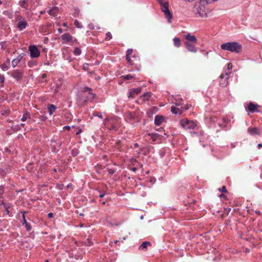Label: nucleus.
<instances>
[{"mask_svg": "<svg viewBox=\"0 0 262 262\" xmlns=\"http://www.w3.org/2000/svg\"><path fill=\"white\" fill-rule=\"evenodd\" d=\"M216 1H219V0H206V3L207 4H209L214 3L215 2H216Z\"/></svg>", "mask_w": 262, "mask_h": 262, "instance_id": "de8ad7c7", "label": "nucleus"}, {"mask_svg": "<svg viewBox=\"0 0 262 262\" xmlns=\"http://www.w3.org/2000/svg\"><path fill=\"white\" fill-rule=\"evenodd\" d=\"M231 72H225L220 76V85L222 87H225L228 84L229 75Z\"/></svg>", "mask_w": 262, "mask_h": 262, "instance_id": "423d86ee", "label": "nucleus"}, {"mask_svg": "<svg viewBox=\"0 0 262 262\" xmlns=\"http://www.w3.org/2000/svg\"><path fill=\"white\" fill-rule=\"evenodd\" d=\"M29 51L31 58H36L40 56V52L35 45H30L29 47Z\"/></svg>", "mask_w": 262, "mask_h": 262, "instance_id": "0eeeda50", "label": "nucleus"}, {"mask_svg": "<svg viewBox=\"0 0 262 262\" xmlns=\"http://www.w3.org/2000/svg\"><path fill=\"white\" fill-rule=\"evenodd\" d=\"M191 105L189 104H183L182 106L180 107V108L182 111H183V112L185 111H187L188 110V108L190 107Z\"/></svg>", "mask_w": 262, "mask_h": 262, "instance_id": "c756f323", "label": "nucleus"}, {"mask_svg": "<svg viewBox=\"0 0 262 262\" xmlns=\"http://www.w3.org/2000/svg\"><path fill=\"white\" fill-rule=\"evenodd\" d=\"M126 118L132 124L138 123L140 121V118L134 112L129 113L126 115Z\"/></svg>", "mask_w": 262, "mask_h": 262, "instance_id": "6e6552de", "label": "nucleus"}, {"mask_svg": "<svg viewBox=\"0 0 262 262\" xmlns=\"http://www.w3.org/2000/svg\"><path fill=\"white\" fill-rule=\"evenodd\" d=\"M21 213H23V224L25 225L27 231H30L31 230V226L28 224L26 219L25 212H22Z\"/></svg>", "mask_w": 262, "mask_h": 262, "instance_id": "6ab92c4d", "label": "nucleus"}, {"mask_svg": "<svg viewBox=\"0 0 262 262\" xmlns=\"http://www.w3.org/2000/svg\"><path fill=\"white\" fill-rule=\"evenodd\" d=\"M21 126H22L23 127H24L25 124V123H21Z\"/></svg>", "mask_w": 262, "mask_h": 262, "instance_id": "69168bd1", "label": "nucleus"}, {"mask_svg": "<svg viewBox=\"0 0 262 262\" xmlns=\"http://www.w3.org/2000/svg\"><path fill=\"white\" fill-rule=\"evenodd\" d=\"M112 39V35L111 32H107L106 34L105 39L110 40Z\"/></svg>", "mask_w": 262, "mask_h": 262, "instance_id": "f704fd0d", "label": "nucleus"}, {"mask_svg": "<svg viewBox=\"0 0 262 262\" xmlns=\"http://www.w3.org/2000/svg\"><path fill=\"white\" fill-rule=\"evenodd\" d=\"M93 115L95 116H98V117H99L100 118H103V116H102V114L101 113L94 112V114H93Z\"/></svg>", "mask_w": 262, "mask_h": 262, "instance_id": "58836bf2", "label": "nucleus"}, {"mask_svg": "<svg viewBox=\"0 0 262 262\" xmlns=\"http://www.w3.org/2000/svg\"><path fill=\"white\" fill-rule=\"evenodd\" d=\"M185 38L188 40V41L192 42L193 43H197L198 39H196L195 35H191L190 34H188L185 36Z\"/></svg>", "mask_w": 262, "mask_h": 262, "instance_id": "f3484780", "label": "nucleus"}, {"mask_svg": "<svg viewBox=\"0 0 262 262\" xmlns=\"http://www.w3.org/2000/svg\"><path fill=\"white\" fill-rule=\"evenodd\" d=\"M104 195H105V193H103L100 194V195H99V196H100V198H103V197H104Z\"/></svg>", "mask_w": 262, "mask_h": 262, "instance_id": "4d7b16f0", "label": "nucleus"}, {"mask_svg": "<svg viewBox=\"0 0 262 262\" xmlns=\"http://www.w3.org/2000/svg\"><path fill=\"white\" fill-rule=\"evenodd\" d=\"M23 75L24 72L18 69L13 70L11 73V76L17 81L20 80Z\"/></svg>", "mask_w": 262, "mask_h": 262, "instance_id": "9b49d317", "label": "nucleus"}, {"mask_svg": "<svg viewBox=\"0 0 262 262\" xmlns=\"http://www.w3.org/2000/svg\"><path fill=\"white\" fill-rule=\"evenodd\" d=\"M58 11V8L57 7H54L49 11V14L53 16H56Z\"/></svg>", "mask_w": 262, "mask_h": 262, "instance_id": "4be33fe9", "label": "nucleus"}, {"mask_svg": "<svg viewBox=\"0 0 262 262\" xmlns=\"http://www.w3.org/2000/svg\"><path fill=\"white\" fill-rule=\"evenodd\" d=\"M46 118H47V117H45L44 116H41L40 117L41 120H42L43 121H45L46 120Z\"/></svg>", "mask_w": 262, "mask_h": 262, "instance_id": "3c124183", "label": "nucleus"}, {"mask_svg": "<svg viewBox=\"0 0 262 262\" xmlns=\"http://www.w3.org/2000/svg\"><path fill=\"white\" fill-rule=\"evenodd\" d=\"M46 76H46V74H43V75H42V77L43 78H45V77H46Z\"/></svg>", "mask_w": 262, "mask_h": 262, "instance_id": "e2e57ef3", "label": "nucleus"}, {"mask_svg": "<svg viewBox=\"0 0 262 262\" xmlns=\"http://www.w3.org/2000/svg\"><path fill=\"white\" fill-rule=\"evenodd\" d=\"M89 65L88 64V63H83L82 69L84 71H87L89 69Z\"/></svg>", "mask_w": 262, "mask_h": 262, "instance_id": "ea45409f", "label": "nucleus"}, {"mask_svg": "<svg viewBox=\"0 0 262 262\" xmlns=\"http://www.w3.org/2000/svg\"><path fill=\"white\" fill-rule=\"evenodd\" d=\"M174 46L176 47L179 48L181 47V39L179 38L175 37L173 39Z\"/></svg>", "mask_w": 262, "mask_h": 262, "instance_id": "b1692460", "label": "nucleus"}, {"mask_svg": "<svg viewBox=\"0 0 262 262\" xmlns=\"http://www.w3.org/2000/svg\"><path fill=\"white\" fill-rule=\"evenodd\" d=\"M193 12L196 14H198L201 17L206 16L205 7L200 4L194 5Z\"/></svg>", "mask_w": 262, "mask_h": 262, "instance_id": "20e7f679", "label": "nucleus"}, {"mask_svg": "<svg viewBox=\"0 0 262 262\" xmlns=\"http://www.w3.org/2000/svg\"><path fill=\"white\" fill-rule=\"evenodd\" d=\"M137 168H136V167H134V168L132 169V170H133V171H136V170H137Z\"/></svg>", "mask_w": 262, "mask_h": 262, "instance_id": "0e129e2a", "label": "nucleus"}, {"mask_svg": "<svg viewBox=\"0 0 262 262\" xmlns=\"http://www.w3.org/2000/svg\"><path fill=\"white\" fill-rule=\"evenodd\" d=\"M232 67H233V66H232L231 62L228 63V65H227V69H228L227 72H231L230 71L232 69Z\"/></svg>", "mask_w": 262, "mask_h": 262, "instance_id": "a19ab883", "label": "nucleus"}, {"mask_svg": "<svg viewBox=\"0 0 262 262\" xmlns=\"http://www.w3.org/2000/svg\"><path fill=\"white\" fill-rule=\"evenodd\" d=\"M80 15V10L78 7H75L73 9V16L74 17H78Z\"/></svg>", "mask_w": 262, "mask_h": 262, "instance_id": "bb28decb", "label": "nucleus"}, {"mask_svg": "<svg viewBox=\"0 0 262 262\" xmlns=\"http://www.w3.org/2000/svg\"><path fill=\"white\" fill-rule=\"evenodd\" d=\"M118 242V241H115L114 242V243H115V244H117Z\"/></svg>", "mask_w": 262, "mask_h": 262, "instance_id": "774afa93", "label": "nucleus"}, {"mask_svg": "<svg viewBox=\"0 0 262 262\" xmlns=\"http://www.w3.org/2000/svg\"><path fill=\"white\" fill-rule=\"evenodd\" d=\"M1 69L3 70H7L8 69V67L6 66V64L5 63H3L2 66H1Z\"/></svg>", "mask_w": 262, "mask_h": 262, "instance_id": "a18cd8bd", "label": "nucleus"}, {"mask_svg": "<svg viewBox=\"0 0 262 262\" xmlns=\"http://www.w3.org/2000/svg\"><path fill=\"white\" fill-rule=\"evenodd\" d=\"M257 147H258V148H260L261 147H262V144L261 143L258 144Z\"/></svg>", "mask_w": 262, "mask_h": 262, "instance_id": "5fc2aeb1", "label": "nucleus"}, {"mask_svg": "<svg viewBox=\"0 0 262 262\" xmlns=\"http://www.w3.org/2000/svg\"><path fill=\"white\" fill-rule=\"evenodd\" d=\"M248 132L251 135L254 136L256 135H260L259 131L258 130L257 127H252V128H249Z\"/></svg>", "mask_w": 262, "mask_h": 262, "instance_id": "a211bd4d", "label": "nucleus"}, {"mask_svg": "<svg viewBox=\"0 0 262 262\" xmlns=\"http://www.w3.org/2000/svg\"><path fill=\"white\" fill-rule=\"evenodd\" d=\"M255 212H256V213L257 214H258V215H260V214H261L260 212V211H255Z\"/></svg>", "mask_w": 262, "mask_h": 262, "instance_id": "13d9d810", "label": "nucleus"}, {"mask_svg": "<svg viewBox=\"0 0 262 262\" xmlns=\"http://www.w3.org/2000/svg\"><path fill=\"white\" fill-rule=\"evenodd\" d=\"M126 59L129 64H132V60H131L129 56L126 55Z\"/></svg>", "mask_w": 262, "mask_h": 262, "instance_id": "49530a36", "label": "nucleus"}, {"mask_svg": "<svg viewBox=\"0 0 262 262\" xmlns=\"http://www.w3.org/2000/svg\"><path fill=\"white\" fill-rule=\"evenodd\" d=\"M184 44L187 50L191 52L196 53L198 51L195 45L189 41L184 42Z\"/></svg>", "mask_w": 262, "mask_h": 262, "instance_id": "f8f14e48", "label": "nucleus"}, {"mask_svg": "<svg viewBox=\"0 0 262 262\" xmlns=\"http://www.w3.org/2000/svg\"><path fill=\"white\" fill-rule=\"evenodd\" d=\"M19 5L22 7L23 8H25L26 10H28V4H27V1L26 0H21L19 2Z\"/></svg>", "mask_w": 262, "mask_h": 262, "instance_id": "a878e982", "label": "nucleus"}, {"mask_svg": "<svg viewBox=\"0 0 262 262\" xmlns=\"http://www.w3.org/2000/svg\"><path fill=\"white\" fill-rule=\"evenodd\" d=\"M48 215L49 217H53V213H48Z\"/></svg>", "mask_w": 262, "mask_h": 262, "instance_id": "864d4df0", "label": "nucleus"}, {"mask_svg": "<svg viewBox=\"0 0 262 262\" xmlns=\"http://www.w3.org/2000/svg\"><path fill=\"white\" fill-rule=\"evenodd\" d=\"M138 146H139V144H138V143H136L134 144V147L135 148H137L138 147Z\"/></svg>", "mask_w": 262, "mask_h": 262, "instance_id": "6e6d98bb", "label": "nucleus"}, {"mask_svg": "<svg viewBox=\"0 0 262 262\" xmlns=\"http://www.w3.org/2000/svg\"><path fill=\"white\" fill-rule=\"evenodd\" d=\"M161 6V10L164 13L165 17L168 19V22H171V18H172V14L170 12L168 8L169 4L165 0H162V2L159 3Z\"/></svg>", "mask_w": 262, "mask_h": 262, "instance_id": "7ed1b4c3", "label": "nucleus"}, {"mask_svg": "<svg viewBox=\"0 0 262 262\" xmlns=\"http://www.w3.org/2000/svg\"><path fill=\"white\" fill-rule=\"evenodd\" d=\"M259 105L257 104H255L252 102H249L248 104V108L249 112L251 113L254 112H258V107Z\"/></svg>", "mask_w": 262, "mask_h": 262, "instance_id": "ddd939ff", "label": "nucleus"}, {"mask_svg": "<svg viewBox=\"0 0 262 262\" xmlns=\"http://www.w3.org/2000/svg\"><path fill=\"white\" fill-rule=\"evenodd\" d=\"M28 66L29 67H32V63L31 61H28Z\"/></svg>", "mask_w": 262, "mask_h": 262, "instance_id": "603ef678", "label": "nucleus"}, {"mask_svg": "<svg viewBox=\"0 0 262 262\" xmlns=\"http://www.w3.org/2000/svg\"><path fill=\"white\" fill-rule=\"evenodd\" d=\"M103 123L107 129L110 130H117L120 126V119L117 116L106 117Z\"/></svg>", "mask_w": 262, "mask_h": 262, "instance_id": "f257e3e1", "label": "nucleus"}, {"mask_svg": "<svg viewBox=\"0 0 262 262\" xmlns=\"http://www.w3.org/2000/svg\"><path fill=\"white\" fill-rule=\"evenodd\" d=\"M74 24L78 28H82L83 26L80 24V23L78 20H75Z\"/></svg>", "mask_w": 262, "mask_h": 262, "instance_id": "2f4dec72", "label": "nucleus"}, {"mask_svg": "<svg viewBox=\"0 0 262 262\" xmlns=\"http://www.w3.org/2000/svg\"><path fill=\"white\" fill-rule=\"evenodd\" d=\"M151 245V244L149 242H143L139 248V250L147 251V247Z\"/></svg>", "mask_w": 262, "mask_h": 262, "instance_id": "412c9836", "label": "nucleus"}, {"mask_svg": "<svg viewBox=\"0 0 262 262\" xmlns=\"http://www.w3.org/2000/svg\"><path fill=\"white\" fill-rule=\"evenodd\" d=\"M64 128L67 129H70V127L69 126H65Z\"/></svg>", "mask_w": 262, "mask_h": 262, "instance_id": "bf43d9fd", "label": "nucleus"}, {"mask_svg": "<svg viewBox=\"0 0 262 262\" xmlns=\"http://www.w3.org/2000/svg\"><path fill=\"white\" fill-rule=\"evenodd\" d=\"M182 102V99H181L180 101H177L175 103V104L176 106H180V107L182 106L183 103Z\"/></svg>", "mask_w": 262, "mask_h": 262, "instance_id": "c03bdc74", "label": "nucleus"}, {"mask_svg": "<svg viewBox=\"0 0 262 262\" xmlns=\"http://www.w3.org/2000/svg\"><path fill=\"white\" fill-rule=\"evenodd\" d=\"M61 38L62 40V42L64 43H73L76 41V39H74L73 36H72L69 33H64L62 34L61 36Z\"/></svg>", "mask_w": 262, "mask_h": 262, "instance_id": "9d476101", "label": "nucleus"}, {"mask_svg": "<svg viewBox=\"0 0 262 262\" xmlns=\"http://www.w3.org/2000/svg\"><path fill=\"white\" fill-rule=\"evenodd\" d=\"M15 18L17 23L25 20V18L19 14H16Z\"/></svg>", "mask_w": 262, "mask_h": 262, "instance_id": "c85d7f7f", "label": "nucleus"}, {"mask_svg": "<svg viewBox=\"0 0 262 262\" xmlns=\"http://www.w3.org/2000/svg\"><path fill=\"white\" fill-rule=\"evenodd\" d=\"M134 93L132 91V90L130 91V92L129 93V97H134Z\"/></svg>", "mask_w": 262, "mask_h": 262, "instance_id": "09e8293b", "label": "nucleus"}, {"mask_svg": "<svg viewBox=\"0 0 262 262\" xmlns=\"http://www.w3.org/2000/svg\"><path fill=\"white\" fill-rule=\"evenodd\" d=\"M180 123L185 129H193L196 126V124L193 121L189 120H182L180 121Z\"/></svg>", "mask_w": 262, "mask_h": 262, "instance_id": "1a4fd4ad", "label": "nucleus"}, {"mask_svg": "<svg viewBox=\"0 0 262 262\" xmlns=\"http://www.w3.org/2000/svg\"><path fill=\"white\" fill-rule=\"evenodd\" d=\"M62 26H64V27H67V24L66 23H64L62 24Z\"/></svg>", "mask_w": 262, "mask_h": 262, "instance_id": "680f3d73", "label": "nucleus"}, {"mask_svg": "<svg viewBox=\"0 0 262 262\" xmlns=\"http://www.w3.org/2000/svg\"><path fill=\"white\" fill-rule=\"evenodd\" d=\"M221 48L224 51H228L236 53L241 52L242 50V45L239 43L235 41L223 43L221 45Z\"/></svg>", "mask_w": 262, "mask_h": 262, "instance_id": "f03ea898", "label": "nucleus"}, {"mask_svg": "<svg viewBox=\"0 0 262 262\" xmlns=\"http://www.w3.org/2000/svg\"><path fill=\"white\" fill-rule=\"evenodd\" d=\"M27 25L28 24L26 19L21 21H19L17 23V29H18L19 31H22L26 29Z\"/></svg>", "mask_w": 262, "mask_h": 262, "instance_id": "dca6fc26", "label": "nucleus"}, {"mask_svg": "<svg viewBox=\"0 0 262 262\" xmlns=\"http://www.w3.org/2000/svg\"><path fill=\"white\" fill-rule=\"evenodd\" d=\"M30 117V114L29 113H26L24 114L23 117L21 118V120L22 121H26L27 120L28 118H29Z\"/></svg>", "mask_w": 262, "mask_h": 262, "instance_id": "cd10ccee", "label": "nucleus"}, {"mask_svg": "<svg viewBox=\"0 0 262 262\" xmlns=\"http://www.w3.org/2000/svg\"><path fill=\"white\" fill-rule=\"evenodd\" d=\"M4 81H5L4 76L2 74H0V83H1V86H3Z\"/></svg>", "mask_w": 262, "mask_h": 262, "instance_id": "e433bc0d", "label": "nucleus"}, {"mask_svg": "<svg viewBox=\"0 0 262 262\" xmlns=\"http://www.w3.org/2000/svg\"><path fill=\"white\" fill-rule=\"evenodd\" d=\"M171 112L174 114L181 115L183 113V111H182L181 107L178 108L174 106H171Z\"/></svg>", "mask_w": 262, "mask_h": 262, "instance_id": "aec40b11", "label": "nucleus"}, {"mask_svg": "<svg viewBox=\"0 0 262 262\" xmlns=\"http://www.w3.org/2000/svg\"><path fill=\"white\" fill-rule=\"evenodd\" d=\"M58 32H59V33H62V30H61V28H59V29H58Z\"/></svg>", "mask_w": 262, "mask_h": 262, "instance_id": "052dcab7", "label": "nucleus"}, {"mask_svg": "<svg viewBox=\"0 0 262 262\" xmlns=\"http://www.w3.org/2000/svg\"><path fill=\"white\" fill-rule=\"evenodd\" d=\"M81 53V50L78 48H75L74 50V54L76 56H79Z\"/></svg>", "mask_w": 262, "mask_h": 262, "instance_id": "7c9ffc66", "label": "nucleus"}, {"mask_svg": "<svg viewBox=\"0 0 262 262\" xmlns=\"http://www.w3.org/2000/svg\"><path fill=\"white\" fill-rule=\"evenodd\" d=\"M91 90L92 89L88 87H85L83 89V96L86 97V99L84 101L85 103L92 101L95 98V94L91 92Z\"/></svg>", "mask_w": 262, "mask_h": 262, "instance_id": "39448f33", "label": "nucleus"}, {"mask_svg": "<svg viewBox=\"0 0 262 262\" xmlns=\"http://www.w3.org/2000/svg\"><path fill=\"white\" fill-rule=\"evenodd\" d=\"M61 84H62L61 79H59L58 80V82L56 84V87L54 90L55 93H57L59 92V90L61 88Z\"/></svg>", "mask_w": 262, "mask_h": 262, "instance_id": "393cba45", "label": "nucleus"}, {"mask_svg": "<svg viewBox=\"0 0 262 262\" xmlns=\"http://www.w3.org/2000/svg\"><path fill=\"white\" fill-rule=\"evenodd\" d=\"M184 1H185L186 2H192V1H194V0H184Z\"/></svg>", "mask_w": 262, "mask_h": 262, "instance_id": "338daca9", "label": "nucleus"}, {"mask_svg": "<svg viewBox=\"0 0 262 262\" xmlns=\"http://www.w3.org/2000/svg\"><path fill=\"white\" fill-rule=\"evenodd\" d=\"M149 135L150 137H151V138L152 139H153L154 140H156L157 138V137H158V134H157V133H151V134H149Z\"/></svg>", "mask_w": 262, "mask_h": 262, "instance_id": "72a5a7b5", "label": "nucleus"}, {"mask_svg": "<svg viewBox=\"0 0 262 262\" xmlns=\"http://www.w3.org/2000/svg\"><path fill=\"white\" fill-rule=\"evenodd\" d=\"M151 94L150 93L147 92V93L144 94L143 95V97H144L145 98V99L148 100L149 98L151 97Z\"/></svg>", "mask_w": 262, "mask_h": 262, "instance_id": "c9c22d12", "label": "nucleus"}, {"mask_svg": "<svg viewBox=\"0 0 262 262\" xmlns=\"http://www.w3.org/2000/svg\"><path fill=\"white\" fill-rule=\"evenodd\" d=\"M107 171L108 172V173L111 175L114 174L115 173V172L116 171V170L114 169H112V168H108Z\"/></svg>", "mask_w": 262, "mask_h": 262, "instance_id": "79ce46f5", "label": "nucleus"}, {"mask_svg": "<svg viewBox=\"0 0 262 262\" xmlns=\"http://www.w3.org/2000/svg\"><path fill=\"white\" fill-rule=\"evenodd\" d=\"M56 108H57L56 106L55 105H54V104H50L48 106V111H49V114L50 115H52L53 114V113L56 111Z\"/></svg>", "mask_w": 262, "mask_h": 262, "instance_id": "5701e85b", "label": "nucleus"}, {"mask_svg": "<svg viewBox=\"0 0 262 262\" xmlns=\"http://www.w3.org/2000/svg\"><path fill=\"white\" fill-rule=\"evenodd\" d=\"M133 53V50L130 49H128L127 52H126V56H130L131 54H132Z\"/></svg>", "mask_w": 262, "mask_h": 262, "instance_id": "37998d69", "label": "nucleus"}, {"mask_svg": "<svg viewBox=\"0 0 262 262\" xmlns=\"http://www.w3.org/2000/svg\"><path fill=\"white\" fill-rule=\"evenodd\" d=\"M23 56L21 54H19L17 58L14 59L11 61V65L13 68H15L19 63L21 60L23 59Z\"/></svg>", "mask_w": 262, "mask_h": 262, "instance_id": "2eb2a0df", "label": "nucleus"}, {"mask_svg": "<svg viewBox=\"0 0 262 262\" xmlns=\"http://www.w3.org/2000/svg\"><path fill=\"white\" fill-rule=\"evenodd\" d=\"M164 121V116L162 115H156L155 117V124L160 125Z\"/></svg>", "mask_w": 262, "mask_h": 262, "instance_id": "4468645a", "label": "nucleus"}, {"mask_svg": "<svg viewBox=\"0 0 262 262\" xmlns=\"http://www.w3.org/2000/svg\"><path fill=\"white\" fill-rule=\"evenodd\" d=\"M122 77L123 79L126 80H129L134 78V76L129 74L122 76Z\"/></svg>", "mask_w": 262, "mask_h": 262, "instance_id": "473e14b6", "label": "nucleus"}, {"mask_svg": "<svg viewBox=\"0 0 262 262\" xmlns=\"http://www.w3.org/2000/svg\"><path fill=\"white\" fill-rule=\"evenodd\" d=\"M221 191H222V192H226L227 191L226 187L225 186H223L221 188Z\"/></svg>", "mask_w": 262, "mask_h": 262, "instance_id": "8fccbe9b", "label": "nucleus"}, {"mask_svg": "<svg viewBox=\"0 0 262 262\" xmlns=\"http://www.w3.org/2000/svg\"><path fill=\"white\" fill-rule=\"evenodd\" d=\"M132 91L134 93V94H138L140 92V88L134 89H132Z\"/></svg>", "mask_w": 262, "mask_h": 262, "instance_id": "4c0bfd02", "label": "nucleus"}]
</instances>
